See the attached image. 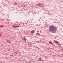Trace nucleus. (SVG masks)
I'll return each instance as SVG.
<instances>
[{"label":"nucleus","instance_id":"f257e3e1","mask_svg":"<svg viewBox=\"0 0 63 63\" xmlns=\"http://www.w3.org/2000/svg\"><path fill=\"white\" fill-rule=\"evenodd\" d=\"M49 31L50 32H55L56 30V27L55 26L52 25L50 26L49 28Z\"/></svg>","mask_w":63,"mask_h":63},{"label":"nucleus","instance_id":"f03ea898","mask_svg":"<svg viewBox=\"0 0 63 63\" xmlns=\"http://www.w3.org/2000/svg\"><path fill=\"white\" fill-rule=\"evenodd\" d=\"M37 35H40V32L37 31Z\"/></svg>","mask_w":63,"mask_h":63},{"label":"nucleus","instance_id":"7ed1b4c3","mask_svg":"<svg viewBox=\"0 0 63 63\" xmlns=\"http://www.w3.org/2000/svg\"><path fill=\"white\" fill-rule=\"evenodd\" d=\"M53 42H55V43H57V44H58L59 43L57 41H55V40H54L53 41Z\"/></svg>","mask_w":63,"mask_h":63},{"label":"nucleus","instance_id":"20e7f679","mask_svg":"<svg viewBox=\"0 0 63 63\" xmlns=\"http://www.w3.org/2000/svg\"><path fill=\"white\" fill-rule=\"evenodd\" d=\"M6 42H8V43L11 42V41H6Z\"/></svg>","mask_w":63,"mask_h":63},{"label":"nucleus","instance_id":"39448f33","mask_svg":"<svg viewBox=\"0 0 63 63\" xmlns=\"http://www.w3.org/2000/svg\"><path fill=\"white\" fill-rule=\"evenodd\" d=\"M34 32L33 31L31 32V33H34Z\"/></svg>","mask_w":63,"mask_h":63},{"label":"nucleus","instance_id":"423d86ee","mask_svg":"<svg viewBox=\"0 0 63 63\" xmlns=\"http://www.w3.org/2000/svg\"><path fill=\"white\" fill-rule=\"evenodd\" d=\"M24 41H26L27 40H26V38H24Z\"/></svg>","mask_w":63,"mask_h":63},{"label":"nucleus","instance_id":"0eeeda50","mask_svg":"<svg viewBox=\"0 0 63 63\" xmlns=\"http://www.w3.org/2000/svg\"><path fill=\"white\" fill-rule=\"evenodd\" d=\"M49 44H52V45H53V43L50 42H49Z\"/></svg>","mask_w":63,"mask_h":63},{"label":"nucleus","instance_id":"6e6552de","mask_svg":"<svg viewBox=\"0 0 63 63\" xmlns=\"http://www.w3.org/2000/svg\"><path fill=\"white\" fill-rule=\"evenodd\" d=\"M15 5H17V3H15Z\"/></svg>","mask_w":63,"mask_h":63},{"label":"nucleus","instance_id":"1a4fd4ad","mask_svg":"<svg viewBox=\"0 0 63 63\" xmlns=\"http://www.w3.org/2000/svg\"><path fill=\"white\" fill-rule=\"evenodd\" d=\"M39 61H41V58H39Z\"/></svg>","mask_w":63,"mask_h":63},{"label":"nucleus","instance_id":"9d476101","mask_svg":"<svg viewBox=\"0 0 63 63\" xmlns=\"http://www.w3.org/2000/svg\"><path fill=\"white\" fill-rule=\"evenodd\" d=\"M40 5L41 4H40V3H39L38 4H37V5H39H39Z\"/></svg>","mask_w":63,"mask_h":63},{"label":"nucleus","instance_id":"9b49d317","mask_svg":"<svg viewBox=\"0 0 63 63\" xmlns=\"http://www.w3.org/2000/svg\"><path fill=\"white\" fill-rule=\"evenodd\" d=\"M0 27H4V26H0Z\"/></svg>","mask_w":63,"mask_h":63},{"label":"nucleus","instance_id":"f8f14e48","mask_svg":"<svg viewBox=\"0 0 63 63\" xmlns=\"http://www.w3.org/2000/svg\"><path fill=\"white\" fill-rule=\"evenodd\" d=\"M13 27H16V26H13Z\"/></svg>","mask_w":63,"mask_h":63},{"label":"nucleus","instance_id":"ddd939ff","mask_svg":"<svg viewBox=\"0 0 63 63\" xmlns=\"http://www.w3.org/2000/svg\"><path fill=\"white\" fill-rule=\"evenodd\" d=\"M18 27V26H17L16 27Z\"/></svg>","mask_w":63,"mask_h":63},{"label":"nucleus","instance_id":"4468645a","mask_svg":"<svg viewBox=\"0 0 63 63\" xmlns=\"http://www.w3.org/2000/svg\"><path fill=\"white\" fill-rule=\"evenodd\" d=\"M23 40H24V39H23Z\"/></svg>","mask_w":63,"mask_h":63}]
</instances>
